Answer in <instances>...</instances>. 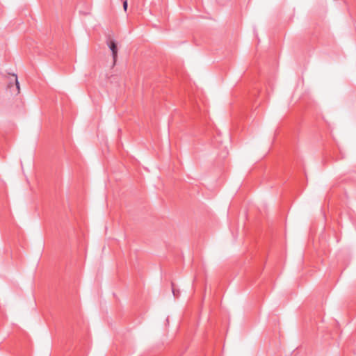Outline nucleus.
<instances>
[{
	"label": "nucleus",
	"instance_id": "1",
	"mask_svg": "<svg viewBox=\"0 0 356 356\" xmlns=\"http://www.w3.org/2000/svg\"><path fill=\"white\" fill-rule=\"evenodd\" d=\"M107 44L112 52L113 65H115L118 59L117 44L114 40H110L109 42H108Z\"/></svg>",
	"mask_w": 356,
	"mask_h": 356
},
{
	"label": "nucleus",
	"instance_id": "2",
	"mask_svg": "<svg viewBox=\"0 0 356 356\" xmlns=\"http://www.w3.org/2000/svg\"><path fill=\"white\" fill-rule=\"evenodd\" d=\"M13 76L15 77V83L17 88V94H19L20 92V87H19V83L18 81L17 77L16 74H13Z\"/></svg>",
	"mask_w": 356,
	"mask_h": 356
},
{
	"label": "nucleus",
	"instance_id": "4",
	"mask_svg": "<svg viewBox=\"0 0 356 356\" xmlns=\"http://www.w3.org/2000/svg\"><path fill=\"white\" fill-rule=\"evenodd\" d=\"M127 6H128V3H127V0H125L124 2H123V9L124 11H127Z\"/></svg>",
	"mask_w": 356,
	"mask_h": 356
},
{
	"label": "nucleus",
	"instance_id": "3",
	"mask_svg": "<svg viewBox=\"0 0 356 356\" xmlns=\"http://www.w3.org/2000/svg\"><path fill=\"white\" fill-rule=\"evenodd\" d=\"M172 291L175 297L177 298L179 296V291H177L174 288V284L172 283Z\"/></svg>",
	"mask_w": 356,
	"mask_h": 356
}]
</instances>
